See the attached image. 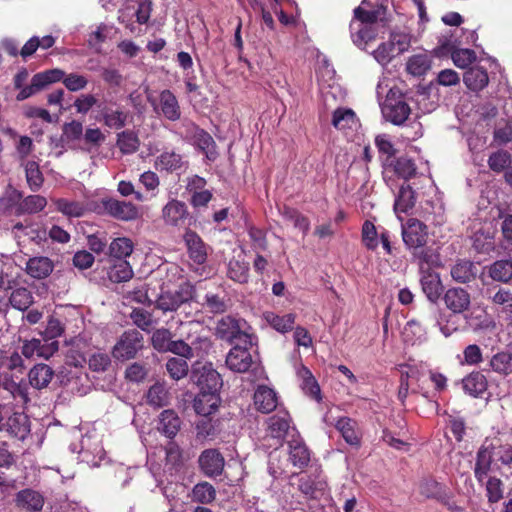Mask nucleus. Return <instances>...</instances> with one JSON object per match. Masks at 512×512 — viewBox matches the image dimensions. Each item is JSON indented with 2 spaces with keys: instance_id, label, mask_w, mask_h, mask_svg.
<instances>
[{
  "instance_id": "obj_1",
  "label": "nucleus",
  "mask_w": 512,
  "mask_h": 512,
  "mask_svg": "<svg viewBox=\"0 0 512 512\" xmlns=\"http://www.w3.org/2000/svg\"><path fill=\"white\" fill-rule=\"evenodd\" d=\"M499 463L505 466L512 463V445L504 444L500 439L485 440L476 452L473 468L475 479L481 481L486 474L500 470Z\"/></svg>"
},
{
  "instance_id": "obj_2",
  "label": "nucleus",
  "mask_w": 512,
  "mask_h": 512,
  "mask_svg": "<svg viewBox=\"0 0 512 512\" xmlns=\"http://www.w3.org/2000/svg\"><path fill=\"white\" fill-rule=\"evenodd\" d=\"M64 76V71L58 68L45 70L33 75L31 83L26 85L29 72L26 68H21L13 77V85L19 90L16 95L17 101H24L33 95L46 89L53 83L60 82Z\"/></svg>"
},
{
  "instance_id": "obj_3",
  "label": "nucleus",
  "mask_w": 512,
  "mask_h": 512,
  "mask_svg": "<svg viewBox=\"0 0 512 512\" xmlns=\"http://www.w3.org/2000/svg\"><path fill=\"white\" fill-rule=\"evenodd\" d=\"M402 239L413 257L421 263H429V250L425 249L428 240V228L420 220L410 218L402 225Z\"/></svg>"
},
{
  "instance_id": "obj_4",
  "label": "nucleus",
  "mask_w": 512,
  "mask_h": 512,
  "mask_svg": "<svg viewBox=\"0 0 512 512\" xmlns=\"http://www.w3.org/2000/svg\"><path fill=\"white\" fill-rule=\"evenodd\" d=\"M249 330L250 326L246 320L227 315L218 320L215 334L219 339L230 344L252 345V335Z\"/></svg>"
},
{
  "instance_id": "obj_5",
  "label": "nucleus",
  "mask_w": 512,
  "mask_h": 512,
  "mask_svg": "<svg viewBox=\"0 0 512 512\" xmlns=\"http://www.w3.org/2000/svg\"><path fill=\"white\" fill-rule=\"evenodd\" d=\"M144 348V336L136 329L124 331L112 348V356L118 361L134 359Z\"/></svg>"
},
{
  "instance_id": "obj_6",
  "label": "nucleus",
  "mask_w": 512,
  "mask_h": 512,
  "mask_svg": "<svg viewBox=\"0 0 512 512\" xmlns=\"http://www.w3.org/2000/svg\"><path fill=\"white\" fill-rule=\"evenodd\" d=\"M192 381L198 386L199 391L219 392L222 386L220 374L212 367L211 363L193 366L191 372Z\"/></svg>"
},
{
  "instance_id": "obj_7",
  "label": "nucleus",
  "mask_w": 512,
  "mask_h": 512,
  "mask_svg": "<svg viewBox=\"0 0 512 512\" xmlns=\"http://www.w3.org/2000/svg\"><path fill=\"white\" fill-rule=\"evenodd\" d=\"M104 211L112 218L119 221L130 222L140 218L139 208L132 202L118 200L116 198H103L101 201Z\"/></svg>"
},
{
  "instance_id": "obj_8",
  "label": "nucleus",
  "mask_w": 512,
  "mask_h": 512,
  "mask_svg": "<svg viewBox=\"0 0 512 512\" xmlns=\"http://www.w3.org/2000/svg\"><path fill=\"white\" fill-rule=\"evenodd\" d=\"M292 417L288 410L279 408L265 420L267 436L282 444L291 429Z\"/></svg>"
},
{
  "instance_id": "obj_9",
  "label": "nucleus",
  "mask_w": 512,
  "mask_h": 512,
  "mask_svg": "<svg viewBox=\"0 0 512 512\" xmlns=\"http://www.w3.org/2000/svg\"><path fill=\"white\" fill-rule=\"evenodd\" d=\"M383 117L390 123L403 125L411 114V108L403 97L394 98L387 96L382 106Z\"/></svg>"
},
{
  "instance_id": "obj_10",
  "label": "nucleus",
  "mask_w": 512,
  "mask_h": 512,
  "mask_svg": "<svg viewBox=\"0 0 512 512\" xmlns=\"http://www.w3.org/2000/svg\"><path fill=\"white\" fill-rule=\"evenodd\" d=\"M201 472L210 478L220 476L224 471L225 459L217 449H205L198 458Z\"/></svg>"
},
{
  "instance_id": "obj_11",
  "label": "nucleus",
  "mask_w": 512,
  "mask_h": 512,
  "mask_svg": "<svg viewBox=\"0 0 512 512\" xmlns=\"http://www.w3.org/2000/svg\"><path fill=\"white\" fill-rule=\"evenodd\" d=\"M445 307L453 314H461L469 310L471 305V296L469 292L460 287H451L447 289L442 297Z\"/></svg>"
},
{
  "instance_id": "obj_12",
  "label": "nucleus",
  "mask_w": 512,
  "mask_h": 512,
  "mask_svg": "<svg viewBox=\"0 0 512 512\" xmlns=\"http://www.w3.org/2000/svg\"><path fill=\"white\" fill-rule=\"evenodd\" d=\"M113 106H116V104H108L107 102L97 104L98 120L110 129L119 130L126 125L128 115L119 107L113 109Z\"/></svg>"
},
{
  "instance_id": "obj_13",
  "label": "nucleus",
  "mask_w": 512,
  "mask_h": 512,
  "mask_svg": "<svg viewBox=\"0 0 512 512\" xmlns=\"http://www.w3.org/2000/svg\"><path fill=\"white\" fill-rule=\"evenodd\" d=\"M12 201H19L15 208V214L20 216L23 214H36L44 210L47 200L41 195H29L23 198L21 191L14 190L11 196Z\"/></svg>"
},
{
  "instance_id": "obj_14",
  "label": "nucleus",
  "mask_w": 512,
  "mask_h": 512,
  "mask_svg": "<svg viewBox=\"0 0 512 512\" xmlns=\"http://www.w3.org/2000/svg\"><path fill=\"white\" fill-rule=\"evenodd\" d=\"M240 344L237 343L231 348L226 357V365L234 372L244 373L249 370L253 360L248 348L249 345L241 346Z\"/></svg>"
},
{
  "instance_id": "obj_15",
  "label": "nucleus",
  "mask_w": 512,
  "mask_h": 512,
  "mask_svg": "<svg viewBox=\"0 0 512 512\" xmlns=\"http://www.w3.org/2000/svg\"><path fill=\"white\" fill-rule=\"evenodd\" d=\"M154 110L158 115L163 116L169 121H178L181 118V108L175 94L165 89L159 94V103L154 106Z\"/></svg>"
},
{
  "instance_id": "obj_16",
  "label": "nucleus",
  "mask_w": 512,
  "mask_h": 512,
  "mask_svg": "<svg viewBox=\"0 0 512 512\" xmlns=\"http://www.w3.org/2000/svg\"><path fill=\"white\" fill-rule=\"evenodd\" d=\"M183 240L187 248L189 258L198 265L206 262L208 257L207 245L202 238L193 230L186 229Z\"/></svg>"
},
{
  "instance_id": "obj_17",
  "label": "nucleus",
  "mask_w": 512,
  "mask_h": 512,
  "mask_svg": "<svg viewBox=\"0 0 512 512\" xmlns=\"http://www.w3.org/2000/svg\"><path fill=\"white\" fill-rule=\"evenodd\" d=\"M189 217L187 206L184 202L172 199L162 208V218L167 226L180 227Z\"/></svg>"
},
{
  "instance_id": "obj_18",
  "label": "nucleus",
  "mask_w": 512,
  "mask_h": 512,
  "mask_svg": "<svg viewBox=\"0 0 512 512\" xmlns=\"http://www.w3.org/2000/svg\"><path fill=\"white\" fill-rule=\"evenodd\" d=\"M254 405L257 411L268 414L276 412L278 408V397L274 389L260 385L254 393Z\"/></svg>"
},
{
  "instance_id": "obj_19",
  "label": "nucleus",
  "mask_w": 512,
  "mask_h": 512,
  "mask_svg": "<svg viewBox=\"0 0 512 512\" xmlns=\"http://www.w3.org/2000/svg\"><path fill=\"white\" fill-rule=\"evenodd\" d=\"M420 284L427 299L436 304L444 289L439 273L431 270L425 271L420 278Z\"/></svg>"
},
{
  "instance_id": "obj_20",
  "label": "nucleus",
  "mask_w": 512,
  "mask_h": 512,
  "mask_svg": "<svg viewBox=\"0 0 512 512\" xmlns=\"http://www.w3.org/2000/svg\"><path fill=\"white\" fill-rule=\"evenodd\" d=\"M15 504L20 509L29 512H39L44 506V497L38 491L26 488L16 494Z\"/></svg>"
},
{
  "instance_id": "obj_21",
  "label": "nucleus",
  "mask_w": 512,
  "mask_h": 512,
  "mask_svg": "<svg viewBox=\"0 0 512 512\" xmlns=\"http://www.w3.org/2000/svg\"><path fill=\"white\" fill-rule=\"evenodd\" d=\"M289 461L294 467L304 469L308 466L311 458V452L303 440L292 436L288 441Z\"/></svg>"
},
{
  "instance_id": "obj_22",
  "label": "nucleus",
  "mask_w": 512,
  "mask_h": 512,
  "mask_svg": "<svg viewBox=\"0 0 512 512\" xmlns=\"http://www.w3.org/2000/svg\"><path fill=\"white\" fill-rule=\"evenodd\" d=\"M187 165L183 156L175 151H163L156 157L154 166L156 170L174 173L182 170Z\"/></svg>"
},
{
  "instance_id": "obj_23",
  "label": "nucleus",
  "mask_w": 512,
  "mask_h": 512,
  "mask_svg": "<svg viewBox=\"0 0 512 512\" xmlns=\"http://www.w3.org/2000/svg\"><path fill=\"white\" fill-rule=\"evenodd\" d=\"M5 427L11 436L24 440L30 433L29 417L23 412H15L7 419Z\"/></svg>"
},
{
  "instance_id": "obj_24",
  "label": "nucleus",
  "mask_w": 512,
  "mask_h": 512,
  "mask_svg": "<svg viewBox=\"0 0 512 512\" xmlns=\"http://www.w3.org/2000/svg\"><path fill=\"white\" fill-rule=\"evenodd\" d=\"M220 404L218 392L199 391L194 399V410L202 416L213 414Z\"/></svg>"
},
{
  "instance_id": "obj_25",
  "label": "nucleus",
  "mask_w": 512,
  "mask_h": 512,
  "mask_svg": "<svg viewBox=\"0 0 512 512\" xmlns=\"http://www.w3.org/2000/svg\"><path fill=\"white\" fill-rule=\"evenodd\" d=\"M464 392L472 397H481L488 388V380L480 371H473L462 379Z\"/></svg>"
},
{
  "instance_id": "obj_26",
  "label": "nucleus",
  "mask_w": 512,
  "mask_h": 512,
  "mask_svg": "<svg viewBox=\"0 0 512 512\" xmlns=\"http://www.w3.org/2000/svg\"><path fill=\"white\" fill-rule=\"evenodd\" d=\"M486 370L496 373L499 376L507 377L512 374V352L501 350L493 354Z\"/></svg>"
},
{
  "instance_id": "obj_27",
  "label": "nucleus",
  "mask_w": 512,
  "mask_h": 512,
  "mask_svg": "<svg viewBox=\"0 0 512 512\" xmlns=\"http://www.w3.org/2000/svg\"><path fill=\"white\" fill-rule=\"evenodd\" d=\"M463 82L469 90L479 92L489 83L487 70L481 66L470 67L463 74Z\"/></svg>"
},
{
  "instance_id": "obj_28",
  "label": "nucleus",
  "mask_w": 512,
  "mask_h": 512,
  "mask_svg": "<svg viewBox=\"0 0 512 512\" xmlns=\"http://www.w3.org/2000/svg\"><path fill=\"white\" fill-rule=\"evenodd\" d=\"M419 492L427 499H434L440 503L450 490L445 484L438 482L433 477H427L420 481Z\"/></svg>"
},
{
  "instance_id": "obj_29",
  "label": "nucleus",
  "mask_w": 512,
  "mask_h": 512,
  "mask_svg": "<svg viewBox=\"0 0 512 512\" xmlns=\"http://www.w3.org/2000/svg\"><path fill=\"white\" fill-rule=\"evenodd\" d=\"M299 491L308 498L316 499L326 489V482L319 479L317 475H303L298 480Z\"/></svg>"
},
{
  "instance_id": "obj_30",
  "label": "nucleus",
  "mask_w": 512,
  "mask_h": 512,
  "mask_svg": "<svg viewBox=\"0 0 512 512\" xmlns=\"http://www.w3.org/2000/svg\"><path fill=\"white\" fill-rule=\"evenodd\" d=\"M476 481L480 486L485 488V495L487 497L488 503L496 504L503 499L505 485L500 478L486 474V477H484L481 481Z\"/></svg>"
},
{
  "instance_id": "obj_31",
  "label": "nucleus",
  "mask_w": 512,
  "mask_h": 512,
  "mask_svg": "<svg viewBox=\"0 0 512 512\" xmlns=\"http://www.w3.org/2000/svg\"><path fill=\"white\" fill-rule=\"evenodd\" d=\"M181 427V419L178 414L167 409L161 412L159 416L158 430L167 438L173 439L179 432Z\"/></svg>"
},
{
  "instance_id": "obj_32",
  "label": "nucleus",
  "mask_w": 512,
  "mask_h": 512,
  "mask_svg": "<svg viewBox=\"0 0 512 512\" xmlns=\"http://www.w3.org/2000/svg\"><path fill=\"white\" fill-rule=\"evenodd\" d=\"M54 269L53 261L45 256L30 258L26 264V272L35 279L48 277Z\"/></svg>"
},
{
  "instance_id": "obj_33",
  "label": "nucleus",
  "mask_w": 512,
  "mask_h": 512,
  "mask_svg": "<svg viewBox=\"0 0 512 512\" xmlns=\"http://www.w3.org/2000/svg\"><path fill=\"white\" fill-rule=\"evenodd\" d=\"M451 277L458 283H469L477 277V267L469 260H458L451 268Z\"/></svg>"
},
{
  "instance_id": "obj_34",
  "label": "nucleus",
  "mask_w": 512,
  "mask_h": 512,
  "mask_svg": "<svg viewBox=\"0 0 512 512\" xmlns=\"http://www.w3.org/2000/svg\"><path fill=\"white\" fill-rule=\"evenodd\" d=\"M195 145L205 154L206 158L213 162L218 157L217 146L213 137L204 129L197 128L194 136Z\"/></svg>"
},
{
  "instance_id": "obj_35",
  "label": "nucleus",
  "mask_w": 512,
  "mask_h": 512,
  "mask_svg": "<svg viewBox=\"0 0 512 512\" xmlns=\"http://www.w3.org/2000/svg\"><path fill=\"white\" fill-rule=\"evenodd\" d=\"M374 142L380 154L382 167L388 169L391 166V161L396 157L397 149L388 134L377 135Z\"/></svg>"
},
{
  "instance_id": "obj_36",
  "label": "nucleus",
  "mask_w": 512,
  "mask_h": 512,
  "mask_svg": "<svg viewBox=\"0 0 512 512\" xmlns=\"http://www.w3.org/2000/svg\"><path fill=\"white\" fill-rule=\"evenodd\" d=\"M53 375V369L47 364H36L28 373L29 383L36 389H43L51 382Z\"/></svg>"
},
{
  "instance_id": "obj_37",
  "label": "nucleus",
  "mask_w": 512,
  "mask_h": 512,
  "mask_svg": "<svg viewBox=\"0 0 512 512\" xmlns=\"http://www.w3.org/2000/svg\"><path fill=\"white\" fill-rule=\"evenodd\" d=\"M343 439L352 446L360 445V437L357 432V423L349 417H341L334 424Z\"/></svg>"
},
{
  "instance_id": "obj_38",
  "label": "nucleus",
  "mask_w": 512,
  "mask_h": 512,
  "mask_svg": "<svg viewBox=\"0 0 512 512\" xmlns=\"http://www.w3.org/2000/svg\"><path fill=\"white\" fill-rule=\"evenodd\" d=\"M416 203L415 191L410 185L401 186L394 202L396 213H408Z\"/></svg>"
},
{
  "instance_id": "obj_39",
  "label": "nucleus",
  "mask_w": 512,
  "mask_h": 512,
  "mask_svg": "<svg viewBox=\"0 0 512 512\" xmlns=\"http://www.w3.org/2000/svg\"><path fill=\"white\" fill-rule=\"evenodd\" d=\"M388 169H392L398 177L409 180L416 176L417 166L411 158L400 156L391 161Z\"/></svg>"
},
{
  "instance_id": "obj_40",
  "label": "nucleus",
  "mask_w": 512,
  "mask_h": 512,
  "mask_svg": "<svg viewBox=\"0 0 512 512\" xmlns=\"http://www.w3.org/2000/svg\"><path fill=\"white\" fill-rule=\"evenodd\" d=\"M54 205L58 212L69 218H79L86 212L85 205L80 201L58 198L54 200Z\"/></svg>"
},
{
  "instance_id": "obj_41",
  "label": "nucleus",
  "mask_w": 512,
  "mask_h": 512,
  "mask_svg": "<svg viewBox=\"0 0 512 512\" xmlns=\"http://www.w3.org/2000/svg\"><path fill=\"white\" fill-rule=\"evenodd\" d=\"M216 495L215 487L207 481H202L193 487L191 498L193 502L207 505L216 499Z\"/></svg>"
},
{
  "instance_id": "obj_42",
  "label": "nucleus",
  "mask_w": 512,
  "mask_h": 512,
  "mask_svg": "<svg viewBox=\"0 0 512 512\" xmlns=\"http://www.w3.org/2000/svg\"><path fill=\"white\" fill-rule=\"evenodd\" d=\"M280 214L285 220L292 222L294 227L301 230L304 235L308 233L310 221L298 209L284 205L280 210Z\"/></svg>"
},
{
  "instance_id": "obj_43",
  "label": "nucleus",
  "mask_w": 512,
  "mask_h": 512,
  "mask_svg": "<svg viewBox=\"0 0 512 512\" xmlns=\"http://www.w3.org/2000/svg\"><path fill=\"white\" fill-rule=\"evenodd\" d=\"M357 121L356 113L350 108H337L333 112L332 125L338 130L352 129Z\"/></svg>"
},
{
  "instance_id": "obj_44",
  "label": "nucleus",
  "mask_w": 512,
  "mask_h": 512,
  "mask_svg": "<svg viewBox=\"0 0 512 512\" xmlns=\"http://www.w3.org/2000/svg\"><path fill=\"white\" fill-rule=\"evenodd\" d=\"M134 244L127 237H119L114 239L109 247L108 254L118 260H125L133 252Z\"/></svg>"
},
{
  "instance_id": "obj_45",
  "label": "nucleus",
  "mask_w": 512,
  "mask_h": 512,
  "mask_svg": "<svg viewBox=\"0 0 512 512\" xmlns=\"http://www.w3.org/2000/svg\"><path fill=\"white\" fill-rule=\"evenodd\" d=\"M33 295L31 291L25 287L14 289L9 298V306L19 311L27 310L33 303Z\"/></svg>"
},
{
  "instance_id": "obj_46",
  "label": "nucleus",
  "mask_w": 512,
  "mask_h": 512,
  "mask_svg": "<svg viewBox=\"0 0 512 512\" xmlns=\"http://www.w3.org/2000/svg\"><path fill=\"white\" fill-rule=\"evenodd\" d=\"M24 168L28 187L32 192L39 191L44 183V176L39 164L36 161L30 160L25 163Z\"/></svg>"
},
{
  "instance_id": "obj_47",
  "label": "nucleus",
  "mask_w": 512,
  "mask_h": 512,
  "mask_svg": "<svg viewBox=\"0 0 512 512\" xmlns=\"http://www.w3.org/2000/svg\"><path fill=\"white\" fill-rule=\"evenodd\" d=\"M431 69V59L425 54L411 56L406 63V70L409 74L421 77Z\"/></svg>"
},
{
  "instance_id": "obj_48",
  "label": "nucleus",
  "mask_w": 512,
  "mask_h": 512,
  "mask_svg": "<svg viewBox=\"0 0 512 512\" xmlns=\"http://www.w3.org/2000/svg\"><path fill=\"white\" fill-rule=\"evenodd\" d=\"M227 276L235 282L247 283L249 279L248 262L232 258L228 263Z\"/></svg>"
},
{
  "instance_id": "obj_49",
  "label": "nucleus",
  "mask_w": 512,
  "mask_h": 512,
  "mask_svg": "<svg viewBox=\"0 0 512 512\" xmlns=\"http://www.w3.org/2000/svg\"><path fill=\"white\" fill-rule=\"evenodd\" d=\"M489 276L498 282H509L512 279V260L495 261L489 268Z\"/></svg>"
},
{
  "instance_id": "obj_50",
  "label": "nucleus",
  "mask_w": 512,
  "mask_h": 512,
  "mask_svg": "<svg viewBox=\"0 0 512 512\" xmlns=\"http://www.w3.org/2000/svg\"><path fill=\"white\" fill-rule=\"evenodd\" d=\"M380 230L370 220H365L361 229V241L369 251H376L379 246Z\"/></svg>"
},
{
  "instance_id": "obj_51",
  "label": "nucleus",
  "mask_w": 512,
  "mask_h": 512,
  "mask_svg": "<svg viewBox=\"0 0 512 512\" xmlns=\"http://www.w3.org/2000/svg\"><path fill=\"white\" fill-rule=\"evenodd\" d=\"M487 163L493 172L502 173L510 167L512 155L507 150L499 149L490 154Z\"/></svg>"
},
{
  "instance_id": "obj_52",
  "label": "nucleus",
  "mask_w": 512,
  "mask_h": 512,
  "mask_svg": "<svg viewBox=\"0 0 512 512\" xmlns=\"http://www.w3.org/2000/svg\"><path fill=\"white\" fill-rule=\"evenodd\" d=\"M139 145V138L132 130H125L117 135V146L123 154H132L136 152Z\"/></svg>"
},
{
  "instance_id": "obj_53",
  "label": "nucleus",
  "mask_w": 512,
  "mask_h": 512,
  "mask_svg": "<svg viewBox=\"0 0 512 512\" xmlns=\"http://www.w3.org/2000/svg\"><path fill=\"white\" fill-rule=\"evenodd\" d=\"M146 398L147 403L155 408H161L169 403V393L160 383H155L149 388Z\"/></svg>"
},
{
  "instance_id": "obj_54",
  "label": "nucleus",
  "mask_w": 512,
  "mask_h": 512,
  "mask_svg": "<svg viewBox=\"0 0 512 512\" xmlns=\"http://www.w3.org/2000/svg\"><path fill=\"white\" fill-rule=\"evenodd\" d=\"M166 370L173 380L183 379L188 375L189 365L187 359L172 357L166 362Z\"/></svg>"
},
{
  "instance_id": "obj_55",
  "label": "nucleus",
  "mask_w": 512,
  "mask_h": 512,
  "mask_svg": "<svg viewBox=\"0 0 512 512\" xmlns=\"http://www.w3.org/2000/svg\"><path fill=\"white\" fill-rule=\"evenodd\" d=\"M132 322L144 332H150L155 324L152 313L144 308H134L130 314Z\"/></svg>"
},
{
  "instance_id": "obj_56",
  "label": "nucleus",
  "mask_w": 512,
  "mask_h": 512,
  "mask_svg": "<svg viewBox=\"0 0 512 512\" xmlns=\"http://www.w3.org/2000/svg\"><path fill=\"white\" fill-rule=\"evenodd\" d=\"M360 27L354 33V22L350 23L351 37L355 45L358 47L365 46L370 41H373L376 38V29L372 26L367 25H359Z\"/></svg>"
},
{
  "instance_id": "obj_57",
  "label": "nucleus",
  "mask_w": 512,
  "mask_h": 512,
  "mask_svg": "<svg viewBox=\"0 0 512 512\" xmlns=\"http://www.w3.org/2000/svg\"><path fill=\"white\" fill-rule=\"evenodd\" d=\"M228 299L226 295L208 292L205 295L203 305L214 314L224 313L228 309Z\"/></svg>"
},
{
  "instance_id": "obj_58",
  "label": "nucleus",
  "mask_w": 512,
  "mask_h": 512,
  "mask_svg": "<svg viewBox=\"0 0 512 512\" xmlns=\"http://www.w3.org/2000/svg\"><path fill=\"white\" fill-rule=\"evenodd\" d=\"M109 278L111 281L120 283L130 280L133 276V270L129 262L126 260H119L114 264L109 271Z\"/></svg>"
},
{
  "instance_id": "obj_59",
  "label": "nucleus",
  "mask_w": 512,
  "mask_h": 512,
  "mask_svg": "<svg viewBox=\"0 0 512 512\" xmlns=\"http://www.w3.org/2000/svg\"><path fill=\"white\" fill-rule=\"evenodd\" d=\"M267 320L272 328L281 333L289 332L293 329L295 323V315L288 313L282 316L271 314L267 316Z\"/></svg>"
},
{
  "instance_id": "obj_60",
  "label": "nucleus",
  "mask_w": 512,
  "mask_h": 512,
  "mask_svg": "<svg viewBox=\"0 0 512 512\" xmlns=\"http://www.w3.org/2000/svg\"><path fill=\"white\" fill-rule=\"evenodd\" d=\"M171 340V331L167 328H159L153 332L151 337V344L156 351L160 353H165L167 352Z\"/></svg>"
},
{
  "instance_id": "obj_61",
  "label": "nucleus",
  "mask_w": 512,
  "mask_h": 512,
  "mask_svg": "<svg viewBox=\"0 0 512 512\" xmlns=\"http://www.w3.org/2000/svg\"><path fill=\"white\" fill-rule=\"evenodd\" d=\"M65 331L64 323L54 315L48 317L46 327L40 334L45 341L55 340Z\"/></svg>"
},
{
  "instance_id": "obj_62",
  "label": "nucleus",
  "mask_w": 512,
  "mask_h": 512,
  "mask_svg": "<svg viewBox=\"0 0 512 512\" xmlns=\"http://www.w3.org/2000/svg\"><path fill=\"white\" fill-rule=\"evenodd\" d=\"M490 298L494 304L502 305L504 312L512 320V289L499 287Z\"/></svg>"
},
{
  "instance_id": "obj_63",
  "label": "nucleus",
  "mask_w": 512,
  "mask_h": 512,
  "mask_svg": "<svg viewBox=\"0 0 512 512\" xmlns=\"http://www.w3.org/2000/svg\"><path fill=\"white\" fill-rule=\"evenodd\" d=\"M395 56V42H383L373 52V57L382 66L391 62Z\"/></svg>"
},
{
  "instance_id": "obj_64",
  "label": "nucleus",
  "mask_w": 512,
  "mask_h": 512,
  "mask_svg": "<svg viewBox=\"0 0 512 512\" xmlns=\"http://www.w3.org/2000/svg\"><path fill=\"white\" fill-rule=\"evenodd\" d=\"M248 235L252 242V248L254 251L263 252L268 249L266 232L263 229H260L255 226H250L248 228Z\"/></svg>"
}]
</instances>
